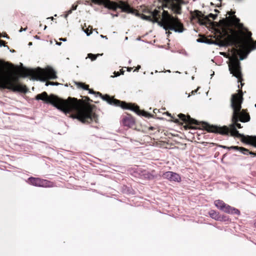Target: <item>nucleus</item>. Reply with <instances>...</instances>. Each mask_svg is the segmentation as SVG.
I'll list each match as a JSON object with an SVG mask.
<instances>
[{"instance_id": "25", "label": "nucleus", "mask_w": 256, "mask_h": 256, "mask_svg": "<svg viewBox=\"0 0 256 256\" xmlns=\"http://www.w3.org/2000/svg\"><path fill=\"white\" fill-rule=\"evenodd\" d=\"M102 54H95L92 53H90L88 54V56L86 58H89L92 61H94L99 56H102Z\"/></svg>"}, {"instance_id": "37", "label": "nucleus", "mask_w": 256, "mask_h": 256, "mask_svg": "<svg viewBox=\"0 0 256 256\" xmlns=\"http://www.w3.org/2000/svg\"><path fill=\"white\" fill-rule=\"evenodd\" d=\"M60 84L58 82H50V83H46V86H48V85L50 86H58Z\"/></svg>"}, {"instance_id": "54", "label": "nucleus", "mask_w": 256, "mask_h": 256, "mask_svg": "<svg viewBox=\"0 0 256 256\" xmlns=\"http://www.w3.org/2000/svg\"><path fill=\"white\" fill-rule=\"evenodd\" d=\"M34 38L36 39V40H40V36H34Z\"/></svg>"}, {"instance_id": "9", "label": "nucleus", "mask_w": 256, "mask_h": 256, "mask_svg": "<svg viewBox=\"0 0 256 256\" xmlns=\"http://www.w3.org/2000/svg\"><path fill=\"white\" fill-rule=\"evenodd\" d=\"M226 42H217L214 41L212 43L213 44L218 46L220 47H224L226 46H232L236 42V38L232 34H226Z\"/></svg>"}, {"instance_id": "60", "label": "nucleus", "mask_w": 256, "mask_h": 256, "mask_svg": "<svg viewBox=\"0 0 256 256\" xmlns=\"http://www.w3.org/2000/svg\"><path fill=\"white\" fill-rule=\"evenodd\" d=\"M68 16V15L66 13V14H65L64 15V18H67V17Z\"/></svg>"}, {"instance_id": "45", "label": "nucleus", "mask_w": 256, "mask_h": 256, "mask_svg": "<svg viewBox=\"0 0 256 256\" xmlns=\"http://www.w3.org/2000/svg\"><path fill=\"white\" fill-rule=\"evenodd\" d=\"M140 68H141L140 66L138 65V66H136V68L134 70V72H138V70Z\"/></svg>"}, {"instance_id": "36", "label": "nucleus", "mask_w": 256, "mask_h": 256, "mask_svg": "<svg viewBox=\"0 0 256 256\" xmlns=\"http://www.w3.org/2000/svg\"><path fill=\"white\" fill-rule=\"evenodd\" d=\"M178 52L179 54H184V55L186 56H188V52L185 50H178Z\"/></svg>"}, {"instance_id": "55", "label": "nucleus", "mask_w": 256, "mask_h": 256, "mask_svg": "<svg viewBox=\"0 0 256 256\" xmlns=\"http://www.w3.org/2000/svg\"><path fill=\"white\" fill-rule=\"evenodd\" d=\"M26 30V28H21V29L19 30V32H21L23 31H25Z\"/></svg>"}, {"instance_id": "14", "label": "nucleus", "mask_w": 256, "mask_h": 256, "mask_svg": "<svg viewBox=\"0 0 256 256\" xmlns=\"http://www.w3.org/2000/svg\"><path fill=\"white\" fill-rule=\"evenodd\" d=\"M240 140L245 144L252 146L256 148V136L248 135L246 140L242 138Z\"/></svg>"}, {"instance_id": "27", "label": "nucleus", "mask_w": 256, "mask_h": 256, "mask_svg": "<svg viewBox=\"0 0 256 256\" xmlns=\"http://www.w3.org/2000/svg\"><path fill=\"white\" fill-rule=\"evenodd\" d=\"M238 26H239V27L240 28H242L244 30L248 32V37H250V40L252 41H253V40L252 39V38H251L252 36V34L251 32H248V30L247 28H244V24L242 23H239L238 24Z\"/></svg>"}, {"instance_id": "11", "label": "nucleus", "mask_w": 256, "mask_h": 256, "mask_svg": "<svg viewBox=\"0 0 256 256\" xmlns=\"http://www.w3.org/2000/svg\"><path fill=\"white\" fill-rule=\"evenodd\" d=\"M46 180L40 179L38 178L30 177L28 178L27 182L34 186L38 187L44 186Z\"/></svg>"}, {"instance_id": "35", "label": "nucleus", "mask_w": 256, "mask_h": 256, "mask_svg": "<svg viewBox=\"0 0 256 256\" xmlns=\"http://www.w3.org/2000/svg\"><path fill=\"white\" fill-rule=\"evenodd\" d=\"M88 93L90 94H94L96 96H98V93H99L100 92H96L92 90L88 89Z\"/></svg>"}, {"instance_id": "6", "label": "nucleus", "mask_w": 256, "mask_h": 256, "mask_svg": "<svg viewBox=\"0 0 256 256\" xmlns=\"http://www.w3.org/2000/svg\"><path fill=\"white\" fill-rule=\"evenodd\" d=\"M161 20L168 26H174L176 28H184L182 23L177 18L172 16H160Z\"/></svg>"}, {"instance_id": "18", "label": "nucleus", "mask_w": 256, "mask_h": 256, "mask_svg": "<svg viewBox=\"0 0 256 256\" xmlns=\"http://www.w3.org/2000/svg\"><path fill=\"white\" fill-rule=\"evenodd\" d=\"M215 206L218 209L224 212L225 208L226 206V204L224 203L222 200H216L214 202Z\"/></svg>"}, {"instance_id": "49", "label": "nucleus", "mask_w": 256, "mask_h": 256, "mask_svg": "<svg viewBox=\"0 0 256 256\" xmlns=\"http://www.w3.org/2000/svg\"><path fill=\"white\" fill-rule=\"evenodd\" d=\"M2 36L3 37V38H6L7 39H9V38H10L9 36L7 34H6Z\"/></svg>"}, {"instance_id": "4", "label": "nucleus", "mask_w": 256, "mask_h": 256, "mask_svg": "<svg viewBox=\"0 0 256 256\" xmlns=\"http://www.w3.org/2000/svg\"><path fill=\"white\" fill-rule=\"evenodd\" d=\"M28 72L30 74L34 76L32 78L33 80L44 82L47 78L56 79L57 78L56 72L50 66H48L46 70L40 67H38L36 68H29Z\"/></svg>"}, {"instance_id": "48", "label": "nucleus", "mask_w": 256, "mask_h": 256, "mask_svg": "<svg viewBox=\"0 0 256 256\" xmlns=\"http://www.w3.org/2000/svg\"><path fill=\"white\" fill-rule=\"evenodd\" d=\"M220 147L221 148H224V149H228V148L229 147L228 146H220Z\"/></svg>"}, {"instance_id": "46", "label": "nucleus", "mask_w": 256, "mask_h": 256, "mask_svg": "<svg viewBox=\"0 0 256 256\" xmlns=\"http://www.w3.org/2000/svg\"><path fill=\"white\" fill-rule=\"evenodd\" d=\"M196 42H200V43H204V40H201L200 38H198L196 40Z\"/></svg>"}, {"instance_id": "3", "label": "nucleus", "mask_w": 256, "mask_h": 256, "mask_svg": "<svg viewBox=\"0 0 256 256\" xmlns=\"http://www.w3.org/2000/svg\"><path fill=\"white\" fill-rule=\"evenodd\" d=\"M244 48L243 46L240 48H236L232 52L230 58V62L228 64V70L230 74L238 79V82H241V80H242V73L240 60L246 59L251 52V50H246L238 59V56L243 54Z\"/></svg>"}, {"instance_id": "61", "label": "nucleus", "mask_w": 256, "mask_h": 256, "mask_svg": "<svg viewBox=\"0 0 256 256\" xmlns=\"http://www.w3.org/2000/svg\"><path fill=\"white\" fill-rule=\"evenodd\" d=\"M4 46L6 47L7 49L10 50V48L8 46L6 45H4Z\"/></svg>"}, {"instance_id": "8", "label": "nucleus", "mask_w": 256, "mask_h": 256, "mask_svg": "<svg viewBox=\"0 0 256 256\" xmlns=\"http://www.w3.org/2000/svg\"><path fill=\"white\" fill-rule=\"evenodd\" d=\"M152 22L158 24L162 28L166 30H172L176 32L182 33L186 30L184 28H176L174 26H168L162 20H160V19H154Z\"/></svg>"}, {"instance_id": "53", "label": "nucleus", "mask_w": 256, "mask_h": 256, "mask_svg": "<svg viewBox=\"0 0 256 256\" xmlns=\"http://www.w3.org/2000/svg\"><path fill=\"white\" fill-rule=\"evenodd\" d=\"M60 40L63 41V42H66V38H60Z\"/></svg>"}, {"instance_id": "21", "label": "nucleus", "mask_w": 256, "mask_h": 256, "mask_svg": "<svg viewBox=\"0 0 256 256\" xmlns=\"http://www.w3.org/2000/svg\"><path fill=\"white\" fill-rule=\"evenodd\" d=\"M142 176L144 179L148 180H152L156 178V176H154L152 172L147 171H144Z\"/></svg>"}, {"instance_id": "57", "label": "nucleus", "mask_w": 256, "mask_h": 256, "mask_svg": "<svg viewBox=\"0 0 256 256\" xmlns=\"http://www.w3.org/2000/svg\"><path fill=\"white\" fill-rule=\"evenodd\" d=\"M56 44L58 45V46H60L62 44V42H56Z\"/></svg>"}, {"instance_id": "15", "label": "nucleus", "mask_w": 256, "mask_h": 256, "mask_svg": "<svg viewBox=\"0 0 256 256\" xmlns=\"http://www.w3.org/2000/svg\"><path fill=\"white\" fill-rule=\"evenodd\" d=\"M91 1L95 4H100L103 2V0H91ZM107 2L106 4V6L110 8V9H112V10H116V4H114L113 2L110 0H104V3L105 2Z\"/></svg>"}, {"instance_id": "47", "label": "nucleus", "mask_w": 256, "mask_h": 256, "mask_svg": "<svg viewBox=\"0 0 256 256\" xmlns=\"http://www.w3.org/2000/svg\"><path fill=\"white\" fill-rule=\"evenodd\" d=\"M160 2H168V0H158Z\"/></svg>"}, {"instance_id": "20", "label": "nucleus", "mask_w": 256, "mask_h": 256, "mask_svg": "<svg viewBox=\"0 0 256 256\" xmlns=\"http://www.w3.org/2000/svg\"><path fill=\"white\" fill-rule=\"evenodd\" d=\"M208 214L212 218L218 221L219 216L220 215V214L218 212L211 210L209 211Z\"/></svg>"}, {"instance_id": "59", "label": "nucleus", "mask_w": 256, "mask_h": 256, "mask_svg": "<svg viewBox=\"0 0 256 256\" xmlns=\"http://www.w3.org/2000/svg\"><path fill=\"white\" fill-rule=\"evenodd\" d=\"M162 72H170H170H171V71L170 70H166V71L163 70V71H162Z\"/></svg>"}, {"instance_id": "32", "label": "nucleus", "mask_w": 256, "mask_h": 256, "mask_svg": "<svg viewBox=\"0 0 256 256\" xmlns=\"http://www.w3.org/2000/svg\"><path fill=\"white\" fill-rule=\"evenodd\" d=\"M84 32L86 34L87 36H89L92 33L91 30H89L88 28H82Z\"/></svg>"}, {"instance_id": "29", "label": "nucleus", "mask_w": 256, "mask_h": 256, "mask_svg": "<svg viewBox=\"0 0 256 256\" xmlns=\"http://www.w3.org/2000/svg\"><path fill=\"white\" fill-rule=\"evenodd\" d=\"M142 18L143 20H148L149 22H152V21L154 20H153L152 18H151V17L150 16H146L144 14L142 16Z\"/></svg>"}, {"instance_id": "33", "label": "nucleus", "mask_w": 256, "mask_h": 256, "mask_svg": "<svg viewBox=\"0 0 256 256\" xmlns=\"http://www.w3.org/2000/svg\"><path fill=\"white\" fill-rule=\"evenodd\" d=\"M208 16L209 18H212L214 20H216V18H218V14H212V13H210V14H208Z\"/></svg>"}, {"instance_id": "24", "label": "nucleus", "mask_w": 256, "mask_h": 256, "mask_svg": "<svg viewBox=\"0 0 256 256\" xmlns=\"http://www.w3.org/2000/svg\"><path fill=\"white\" fill-rule=\"evenodd\" d=\"M239 151H240L241 153L245 155L253 154V152H250L248 149L243 147H240Z\"/></svg>"}, {"instance_id": "42", "label": "nucleus", "mask_w": 256, "mask_h": 256, "mask_svg": "<svg viewBox=\"0 0 256 256\" xmlns=\"http://www.w3.org/2000/svg\"><path fill=\"white\" fill-rule=\"evenodd\" d=\"M200 88V86H198L196 90H192L191 92L192 94H196Z\"/></svg>"}, {"instance_id": "51", "label": "nucleus", "mask_w": 256, "mask_h": 256, "mask_svg": "<svg viewBox=\"0 0 256 256\" xmlns=\"http://www.w3.org/2000/svg\"><path fill=\"white\" fill-rule=\"evenodd\" d=\"M72 10H68V11H67V12H66V14H67L68 15H69V14H72Z\"/></svg>"}, {"instance_id": "5", "label": "nucleus", "mask_w": 256, "mask_h": 256, "mask_svg": "<svg viewBox=\"0 0 256 256\" xmlns=\"http://www.w3.org/2000/svg\"><path fill=\"white\" fill-rule=\"evenodd\" d=\"M122 106V108L124 110H128L136 112L138 116H142L146 118H152V114L144 110L140 109L139 106L135 104H130L128 103H124Z\"/></svg>"}, {"instance_id": "30", "label": "nucleus", "mask_w": 256, "mask_h": 256, "mask_svg": "<svg viewBox=\"0 0 256 256\" xmlns=\"http://www.w3.org/2000/svg\"><path fill=\"white\" fill-rule=\"evenodd\" d=\"M42 95H44V96H46V92H42V93L41 94H38L37 95H36V96H35V99L37 100H42V98H41V96H42Z\"/></svg>"}, {"instance_id": "39", "label": "nucleus", "mask_w": 256, "mask_h": 256, "mask_svg": "<svg viewBox=\"0 0 256 256\" xmlns=\"http://www.w3.org/2000/svg\"><path fill=\"white\" fill-rule=\"evenodd\" d=\"M114 76H111V77L112 78H116V77H118V76H120V73L118 72H114Z\"/></svg>"}, {"instance_id": "26", "label": "nucleus", "mask_w": 256, "mask_h": 256, "mask_svg": "<svg viewBox=\"0 0 256 256\" xmlns=\"http://www.w3.org/2000/svg\"><path fill=\"white\" fill-rule=\"evenodd\" d=\"M230 220V218L224 214H220L219 216L218 221L220 222H229Z\"/></svg>"}, {"instance_id": "1", "label": "nucleus", "mask_w": 256, "mask_h": 256, "mask_svg": "<svg viewBox=\"0 0 256 256\" xmlns=\"http://www.w3.org/2000/svg\"><path fill=\"white\" fill-rule=\"evenodd\" d=\"M242 95L239 94H232L230 100V106L232 109V123L229 126H218L216 125H210L206 123V130L209 132L219 134L222 135H229L237 138H241L246 140H247V136L240 134L237 130V128H242L240 124L238 122H248L250 120V116L244 110H242V104L243 102Z\"/></svg>"}, {"instance_id": "17", "label": "nucleus", "mask_w": 256, "mask_h": 256, "mask_svg": "<svg viewBox=\"0 0 256 256\" xmlns=\"http://www.w3.org/2000/svg\"><path fill=\"white\" fill-rule=\"evenodd\" d=\"M178 116L180 118V119L184 122H188L196 124L198 123V121L196 120L191 118L190 116H186L183 114H178Z\"/></svg>"}, {"instance_id": "28", "label": "nucleus", "mask_w": 256, "mask_h": 256, "mask_svg": "<svg viewBox=\"0 0 256 256\" xmlns=\"http://www.w3.org/2000/svg\"><path fill=\"white\" fill-rule=\"evenodd\" d=\"M76 84L78 87L82 88L83 90H88L89 89L88 85H84V84L81 82H76Z\"/></svg>"}, {"instance_id": "12", "label": "nucleus", "mask_w": 256, "mask_h": 256, "mask_svg": "<svg viewBox=\"0 0 256 256\" xmlns=\"http://www.w3.org/2000/svg\"><path fill=\"white\" fill-rule=\"evenodd\" d=\"M185 4L183 0H178L176 2H171V10L176 14H182V5Z\"/></svg>"}, {"instance_id": "41", "label": "nucleus", "mask_w": 256, "mask_h": 256, "mask_svg": "<svg viewBox=\"0 0 256 256\" xmlns=\"http://www.w3.org/2000/svg\"><path fill=\"white\" fill-rule=\"evenodd\" d=\"M214 42V40H204V43L205 44H212V43Z\"/></svg>"}, {"instance_id": "40", "label": "nucleus", "mask_w": 256, "mask_h": 256, "mask_svg": "<svg viewBox=\"0 0 256 256\" xmlns=\"http://www.w3.org/2000/svg\"><path fill=\"white\" fill-rule=\"evenodd\" d=\"M166 4L163 6V8H168L170 10H171V4H170V6H168V4H166L167 2H165Z\"/></svg>"}, {"instance_id": "63", "label": "nucleus", "mask_w": 256, "mask_h": 256, "mask_svg": "<svg viewBox=\"0 0 256 256\" xmlns=\"http://www.w3.org/2000/svg\"><path fill=\"white\" fill-rule=\"evenodd\" d=\"M10 52H15V50H10Z\"/></svg>"}, {"instance_id": "7", "label": "nucleus", "mask_w": 256, "mask_h": 256, "mask_svg": "<svg viewBox=\"0 0 256 256\" xmlns=\"http://www.w3.org/2000/svg\"><path fill=\"white\" fill-rule=\"evenodd\" d=\"M98 96L103 100L106 102L108 104L110 105L118 106L122 108V106L124 105L123 104L124 103H126V102L121 101L114 98H111L110 96L108 94L102 95L100 92H99L98 93Z\"/></svg>"}, {"instance_id": "19", "label": "nucleus", "mask_w": 256, "mask_h": 256, "mask_svg": "<svg viewBox=\"0 0 256 256\" xmlns=\"http://www.w3.org/2000/svg\"><path fill=\"white\" fill-rule=\"evenodd\" d=\"M121 192L124 194H134V190L130 186H128L124 185L121 188Z\"/></svg>"}, {"instance_id": "2", "label": "nucleus", "mask_w": 256, "mask_h": 256, "mask_svg": "<svg viewBox=\"0 0 256 256\" xmlns=\"http://www.w3.org/2000/svg\"><path fill=\"white\" fill-rule=\"evenodd\" d=\"M41 100L47 104H50L66 115L74 113L72 118L82 123L94 121L97 122L98 116L92 110L82 107L76 98L68 97V99L61 98L54 94L41 96Z\"/></svg>"}, {"instance_id": "64", "label": "nucleus", "mask_w": 256, "mask_h": 256, "mask_svg": "<svg viewBox=\"0 0 256 256\" xmlns=\"http://www.w3.org/2000/svg\"><path fill=\"white\" fill-rule=\"evenodd\" d=\"M32 42H29V43H28V45L29 46H32Z\"/></svg>"}, {"instance_id": "56", "label": "nucleus", "mask_w": 256, "mask_h": 256, "mask_svg": "<svg viewBox=\"0 0 256 256\" xmlns=\"http://www.w3.org/2000/svg\"><path fill=\"white\" fill-rule=\"evenodd\" d=\"M2 42H4V41L3 40H0V47H2V46H4V45L3 44H2Z\"/></svg>"}, {"instance_id": "58", "label": "nucleus", "mask_w": 256, "mask_h": 256, "mask_svg": "<svg viewBox=\"0 0 256 256\" xmlns=\"http://www.w3.org/2000/svg\"><path fill=\"white\" fill-rule=\"evenodd\" d=\"M132 68H128L127 70L128 72H130L132 70Z\"/></svg>"}, {"instance_id": "38", "label": "nucleus", "mask_w": 256, "mask_h": 256, "mask_svg": "<svg viewBox=\"0 0 256 256\" xmlns=\"http://www.w3.org/2000/svg\"><path fill=\"white\" fill-rule=\"evenodd\" d=\"M234 21L236 24H239L240 22V19L237 17L235 15L234 16Z\"/></svg>"}, {"instance_id": "13", "label": "nucleus", "mask_w": 256, "mask_h": 256, "mask_svg": "<svg viewBox=\"0 0 256 256\" xmlns=\"http://www.w3.org/2000/svg\"><path fill=\"white\" fill-rule=\"evenodd\" d=\"M122 123L124 126L130 127L134 124L135 122L130 115L127 114L123 116Z\"/></svg>"}, {"instance_id": "52", "label": "nucleus", "mask_w": 256, "mask_h": 256, "mask_svg": "<svg viewBox=\"0 0 256 256\" xmlns=\"http://www.w3.org/2000/svg\"><path fill=\"white\" fill-rule=\"evenodd\" d=\"M100 36L102 38H105V39H106V40H107V39H108L107 36H103V35L101 34V35Z\"/></svg>"}, {"instance_id": "43", "label": "nucleus", "mask_w": 256, "mask_h": 256, "mask_svg": "<svg viewBox=\"0 0 256 256\" xmlns=\"http://www.w3.org/2000/svg\"><path fill=\"white\" fill-rule=\"evenodd\" d=\"M162 16H170V15L169 14L167 10H164Z\"/></svg>"}, {"instance_id": "31", "label": "nucleus", "mask_w": 256, "mask_h": 256, "mask_svg": "<svg viewBox=\"0 0 256 256\" xmlns=\"http://www.w3.org/2000/svg\"><path fill=\"white\" fill-rule=\"evenodd\" d=\"M194 16L196 18H200L202 16V12L198 10H195L194 12Z\"/></svg>"}, {"instance_id": "10", "label": "nucleus", "mask_w": 256, "mask_h": 256, "mask_svg": "<svg viewBox=\"0 0 256 256\" xmlns=\"http://www.w3.org/2000/svg\"><path fill=\"white\" fill-rule=\"evenodd\" d=\"M162 176L164 178L167 179L170 182H180L181 181L180 175L172 171L165 172Z\"/></svg>"}, {"instance_id": "22", "label": "nucleus", "mask_w": 256, "mask_h": 256, "mask_svg": "<svg viewBox=\"0 0 256 256\" xmlns=\"http://www.w3.org/2000/svg\"><path fill=\"white\" fill-rule=\"evenodd\" d=\"M122 12L130 13L131 12V8L130 6L128 4L122 2L120 6Z\"/></svg>"}, {"instance_id": "44", "label": "nucleus", "mask_w": 256, "mask_h": 256, "mask_svg": "<svg viewBox=\"0 0 256 256\" xmlns=\"http://www.w3.org/2000/svg\"><path fill=\"white\" fill-rule=\"evenodd\" d=\"M78 7V4H72V6L71 10H76Z\"/></svg>"}, {"instance_id": "62", "label": "nucleus", "mask_w": 256, "mask_h": 256, "mask_svg": "<svg viewBox=\"0 0 256 256\" xmlns=\"http://www.w3.org/2000/svg\"><path fill=\"white\" fill-rule=\"evenodd\" d=\"M214 72H212V74H210V76H211V78H212V77L214 76Z\"/></svg>"}, {"instance_id": "50", "label": "nucleus", "mask_w": 256, "mask_h": 256, "mask_svg": "<svg viewBox=\"0 0 256 256\" xmlns=\"http://www.w3.org/2000/svg\"><path fill=\"white\" fill-rule=\"evenodd\" d=\"M166 34H167V36H169L170 34H172V32H167V30H166Z\"/></svg>"}, {"instance_id": "16", "label": "nucleus", "mask_w": 256, "mask_h": 256, "mask_svg": "<svg viewBox=\"0 0 256 256\" xmlns=\"http://www.w3.org/2000/svg\"><path fill=\"white\" fill-rule=\"evenodd\" d=\"M224 212L228 214H236L237 216H240V212L239 210L228 204H227L225 208Z\"/></svg>"}, {"instance_id": "23", "label": "nucleus", "mask_w": 256, "mask_h": 256, "mask_svg": "<svg viewBox=\"0 0 256 256\" xmlns=\"http://www.w3.org/2000/svg\"><path fill=\"white\" fill-rule=\"evenodd\" d=\"M160 10H154L151 12V15L153 17V20L154 19H160Z\"/></svg>"}, {"instance_id": "34", "label": "nucleus", "mask_w": 256, "mask_h": 256, "mask_svg": "<svg viewBox=\"0 0 256 256\" xmlns=\"http://www.w3.org/2000/svg\"><path fill=\"white\" fill-rule=\"evenodd\" d=\"M240 148V147L238 146H230L228 148V150H239Z\"/></svg>"}]
</instances>
